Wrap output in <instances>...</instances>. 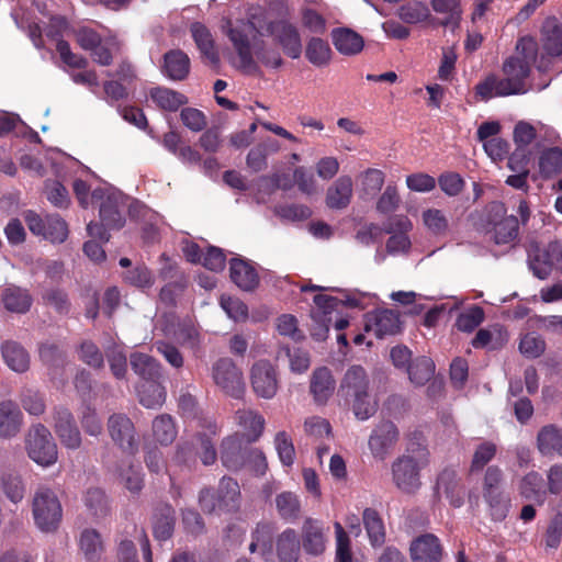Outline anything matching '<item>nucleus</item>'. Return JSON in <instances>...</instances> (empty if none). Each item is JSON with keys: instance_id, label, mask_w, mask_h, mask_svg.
Returning a JSON list of instances; mask_svg holds the SVG:
<instances>
[{"instance_id": "1", "label": "nucleus", "mask_w": 562, "mask_h": 562, "mask_svg": "<svg viewBox=\"0 0 562 562\" xmlns=\"http://www.w3.org/2000/svg\"><path fill=\"white\" fill-rule=\"evenodd\" d=\"M32 514L36 527L43 532L57 530L63 518V507L56 492L40 484L32 498Z\"/></svg>"}, {"instance_id": "2", "label": "nucleus", "mask_w": 562, "mask_h": 562, "mask_svg": "<svg viewBox=\"0 0 562 562\" xmlns=\"http://www.w3.org/2000/svg\"><path fill=\"white\" fill-rule=\"evenodd\" d=\"M239 484L229 476L221 479L216 491L205 487L199 494V505L206 514L234 513L239 508Z\"/></svg>"}, {"instance_id": "3", "label": "nucleus", "mask_w": 562, "mask_h": 562, "mask_svg": "<svg viewBox=\"0 0 562 562\" xmlns=\"http://www.w3.org/2000/svg\"><path fill=\"white\" fill-rule=\"evenodd\" d=\"M505 204L493 201L486 206V233L496 245L513 243L519 232V222L515 215H507Z\"/></svg>"}, {"instance_id": "4", "label": "nucleus", "mask_w": 562, "mask_h": 562, "mask_svg": "<svg viewBox=\"0 0 562 562\" xmlns=\"http://www.w3.org/2000/svg\"><path fill=\"white\" fill-rule=\"evenodd\" d=\"M225 27L226 35L238 55V69L246 75H259L260 67L254 59L249 41L250 34L256 30L255 24L250 21H239L233 25L231 21H227Z\"/></svg>"}, {"instance_id": "5", "label": "nucleus", "mask_w": 562, "mask_h": 562, "mask_svg": "<svg viewBox=\"0 0 562 562\" xmlns=\"http://www.w3.org/2000/svg\"><path fill=\"white\" fill-rule=\"evenodd\" d=\"M25 448L30 459L41 467H49L58 459L57 445L50 431L42 424L34 425L25 439Z\"/></svg>"}, {"instance_id": "6", "label": "nucleus", "mask_w": 562, "mask_h": 562, "mask_svg": "<svg viewBox=\"0 0 562 562\" xmlns=\"http://www.w3.org/2000/svg\"><path fill=\"white\" fill-rule=\"evenodd\" d=\"M522 49V56H510L508 57L502 67V70L506 77L512 79L515 86H517L522 92L527 91L526 80L530 76L531 64L536 61L537 49L536 44L529 40H520L517 44V48Z\"/></svg>"}, {"instance_id": "7", "label": "nucleus", "mask_w": 562, "mask_h": 562, "mask_svg": "<svg viewBox=\"0 0 562 562\" xmlns=\"http://www.w3.org/2000/svg\"><path fill=\"white\" fill-rule=\"evenodd\" d=\"M214 383L227 395L241 398L246 385L241 370L231 358H220L212 367Z\"/></svg>"}, {"instance_id": "8", "label": "nucleus", "mask_w": 562, "mask_h": 562, "mask_svg": "<svg viewBox=\"0 0 562 562\" xmlns=\"http://www.w3.org/2000/svg\"><path fill=\"white\" fill-rule=\"evenodd\" d=\"M25 222L34 235L43 236L52 243H63L68 236L67 223L58 214L42 217L36 212L29 211Z\"/></svg>"}, {"instance_id": "9", "label": "nucleus", "mask_w": 562, "mask_h": 562, "mask_svg": "<svg viewBox=\"0 0 562 562\" xmlns=\"http://www.w3.org/2000/svg\"><path fill=\"white\" fill-rule=\"evenodd\" d=\"M108 431L113 442L128 454L138 451V438L132 419L122 413H114L108 419Z\"/></svg>"}, {"instance_id": "10", "label": "nucleus", "mask_w": 562, "mask_h": 562, "mask_svg": "<svg viewBox=\"0 0 562 562\" xmlns=\"http://www.w3.org/2000/svg\"><path fill=\"white\" fill-rule=\"evenodd\" d=\"M250 384L257 396L272 398L279 389V374L276 366L267 359L256 361L250 368Z\"/></svg>"}, {"instance_id": "11", "label": "nucleus", "mask_w": 562, "mask_h": 562, "mask_svg": "<svg viewBox=\"0 0 562 562\" xmlns=\"http://www.w3.org/2000/svg\"><path fill=\"white\" fill-rule=\"evenodd\" d=\"M364 330L372 331L379 339L394 336L402 330L400 312L390 308H378L364 316Z\"/></svg>"}, {"instance_id": "12", "label": "nucleus", "mask_w": 562, "mask_h": 562, "mask_svg": "<svg viewBox=\"0 0 562 562\" xmlns=\"http://www.w3.org/2000/svg\"><path fill=\"white\" fill-rule=\"evenodd\" d=\"M425 467L418 463L409 454L398 457L392 463L393 482L404 493H414L420 486V469Z\"/></svg>"}, {"instance_id": "13", "label": "nucleus", "mask_w": 562, "mask_h": 562, "mask_svg": "<svg viewBox=\"0 0 562 562\" xmlns=\"http://www.w3.org/2000/svg\"><path fill=\"white\" fill-rule=\"evenodd\" d=\"M251 442L244 435L238 434L224 438L221 445L222 464L229 471H238L245 468Z\"/></svg>"}, {"instance_id": "14", "label": "nucleus", "mask_w": 562, "mask_h": 562, "mask_svg": "<svg viewBox=\"0 0 562 562\" xmlns=\"http://www.w3.org/2000/svg\"><path fill=\"white\" fill-rule=\"evenodd\" d=\"M400 438L396 425L391 420H382L372 430L368 445L372 456L384 460Z\"/></svg>"}, {"instance_id": "15", "label": "nucleus", "mask_w": 562, "mask_h": 562, "mask_svg": "<svg viewBox=\"0 0 562 562\" xmlns=\"http://www.w3.org/2000/svg\"><path fill=\"white\" fill-rule=\"evenodd\" d=\"M266 33L274 37L284 54L290 58L296 59L301 56V36L294 25L285 21H272L268 23Z\"/></svg>"}, {"instance_id": "16", "label": "nucleus", "mask_w": 562, "mask_h": 562, "mask_svg": "<svg viewBox=\"0 0 562 562\" xmlns=\"http://www.w3.org/2000/svg\"><path fill=\"white\" fill-rule=\"evenodd\" d=\"M54 429L66 448L76 450L80 447L81 435L68 408L57 407L54 409Z\"/></svg>"}, {"instance_id": "17", "label": "nucleus", "mask_w": 562, "mask_h": 562, "mask_svg": "<svg viewBox=\"0 0 562 562\" xmlns=\"http://www.w3.org/2000/svg\"><path fill=\"white\" fill-rule=\"evenodd\" d=\"M409 554L412 562H441L443 548L437 536L424 533L411 542Z\"/></svg>"}, {"instance_id": "18", "label": "nucleus", "mask_w": 562, "mask_h": 562, "mask_svg": "<svg viewBox=\"0 0 562 562\" xmlns=\"http://www.w3.org/2000/svg\"><path fill=\"white\" fill-rule=\"evenodd\" d=\"M475 93L482 100L487 101L493 97H507L521 94L524 92L515 86L508 77L505 76V78H499L496 75L491 74L475 86Z\"/></svg>"}, {"instance_id": "19", "label": "nucleus", "mask_w": 562, "mask_h": 562, "mask_svg": "<svg viewBox=\"0 0 562 562\" xmlns=\"http://www.w3.org/2000/svg\"><path fill=\"white\" fill-rule=\"evenodd\" d=\"M0 301L5 311L13 314H26L33 305L31 292L16 284H7L0 292Z\"/></svg>"}, {"instance_id": "20", "label": "nucleus", "mask_w": 562, "mask_h": 562, "mask_svg": "<svg viewBox=\"0 0 562 562\" xmlns=\"http://www.w3.org/2000/svg\"><path fill=\"white\" fill-rule=\"evenodd\" d=\"M302 547L307 554L321 555L326 549V536L321 520L306 518L302 526Z\"/></svg>"}, {"instance_id": "21", "label": "nucleus", "mask_w": 562, "mask_h": 562, "mask_svg": "<svg viewBox=\"0 0 562 562\" xmlns=\"http://www.w3.org/2000/svg\"><path fill=\"white\" fill-rule=\"evenodd\" d=\"M229 277L243 291H254L260 282L259 274L250 261L233 258L229 261Z\"/></svg>"}, {"instance_id": "22", "label": "nucleus", "mask_w": 562, "mask_h": 562, "mask_svg": "<svg viewBox=\"0 0 562 562\" xmlns=\"http://www.w3.org/2000/svg\"><path fill=\"white\" fill-rule=\"evenodd\" d=\"M540 42L543 52L548 56H562V23L555 16H549L543 21Z\"/></svg>"}, {"instance_id": "23", "label": "nucleus", "mask_w": 562, "mask_h": 562, "mask_svg": "<svg viewBox=\"0 0 562 562\" xmlns=\"http://www.w3.org/2000/svg\"><path fill=\"white\" fill-rule=\"evenodd\" d=\"M336 381L327 367H321L313 371L310 381V391L315 403L323 405L334 394Z\"/></svg>"}, {"instance_id": "24", "label": "nucleus", "mask_w": 562, "mask_h": 562, "mask_svg": "<svg viewBox=\"0 0 562 562\" xmlns=\"http://www.w3.org/2000/svg\"><path fill=\"white\" fill-rule=\"evenodd\" d=\"M23 414L11 400L0 402V438L15 437L22 427Z\"/></svg>"}, {"instance_id": "25", "label": "nucleus", "mask_w": 562, "mask_h": 562, "mask_svg": "<svg viewBox=\"0 0 562 562\" xmlns=\"http://www.w3.org/2000/svg\"><path fill=\"white\" fill-rule=\"evenodd\" d=\"M369 390V378L366 370L361 366H351L345 373L340 386L339 394L350 400L353 396L363 395Z\"/></svg>"}, {"instance_id": "26", "label": "nucleus", "mask_w": 562, "mask_h": 562, "mask_svg": "<svg viewBox=\"0 0 562 562\" xmlns=\"http://www.w3.org/2000/svg\"><path fill=\"white\" fill-rule=\"evenodd\" d=\"M190 32L202 57L207 59L211 65L218 66L220 54L215 48V41L209 27L201 22H193L190 25Z\"/></svg>"}, {"instance_id": "27", "label": "nucleus", "mask_w": 562, "mask_h": 562, "mask_svg": "<svg viewBox=\"0 0 562 562\" xmlns=\"http://www.w3.org/2000/svg\"><path fill=\"white\" fill-rule=\"evenodd\" d=\"M189 56L181 49H170L164 55L162 72L173 81H182L190 74Z\"/></svg>"}, {"instance_id": "28", "label": "nucleus", "mask_w": 562, "mask_h": 562, "mask_svg": "<svg viewBox=\"0 0 562 562\" xmlns=\"http://www.w3.org/2000/svg\"><path fill=\"white\" fill-rule=\"evenodd\" d=\"M176 510L170 504H159L153 517V535L158 541L170 539L175 531Z\"/></svg>"}, {"instance_id": "29", "label": "nucleus", "mask_w": 562, "mask_h": 562, "mask_svg": "<svg viewBox=\"0 0 562 562\" xmlns=\"http://www.w3.org/2000/svg\"><path fill=\"white\" fill-rule=\"evenodd\" d=\"M330 36L335 48L342 55H356L364 46L363 37L348 27L334 29Z\"/></svg>"}, {"instance_id": "30", "label": "nucleus", "mask_w": 562, "mask_h": 562, "mask_svg": "<svg viewBox=\"0 0 562 562\" xmlns=\"http://www.w3.org/2000/svg\"><path fill=\"white\" fill-rule=\"evenodd\" d=\"M519 495L526 501H532L542 506L547 499L548 491L543 486V477L537 471H530L519 482Z\"/></svg>"}, {"instance_id": "31", "label": "nucleus", "mask_w": 562, "mask_h": 562, "mask_svg": "<svg viewBox=\"0 0 562 562\" xmlns=\"http://www.w3.org/2000/svg\"><path fill=\"white\" fill-rule=\"evenodd\" d=\"M438 491H443L451 506L459 508L464 503V486L453 470H443L437 479Z\"/></svg>"}, {"instance_id": "32", "label": "nucleus", "mask_w": 562, "mask_h": 562, "mask_svg": "<svg viewBox=\"0 0 562 562\" xmlns=\"http://www.w3.org/2000/svg\"><path fill=\"white\" fill-rule=\"evenodd\" d=\"M132 370L144 382L159 381L161 378V366L151 356L143 352H133L130 357Z\"/></svg>"}, {"instance_id": "33", "label": "nucleus", "mask_w": 562, "mask_h": 562, "mask_svg": "<svg viewBox=\"0 0 562 562\" xmlns=\"http://www.w3.org/2000/svg\"><path fill=\"white\" fill-rule=\"evenodd\" d=\"M430 4L436 13L443 15L442 19H436L435 25L452 30L459 27L462 19L460 0H431Z\"/></svg>"}, {"instance_id": "34", "label": "nucleus", "mask_w": 562, "mask_h": 562, "mask_svg": "<svg viewBox=\"0 0 562 562\" xmlns=\"http://www.w3.org/2000/svg\"><path fill=\"white\" fill-rule=\"evenodd\" d=\"M537 448L544 457H562V428L553 424L541 427L537 435Z\"/></svg>"}, {"instance_id": "35", "label": "nucleus", "mask_w": 562, "mask_h": 562, "mask_svg": "<svg viewBox=\"0 0 562 562\" xmlns=\"http://www.w3.org/2000/svg\"><path fill=\"white\" fill-rule=\"evenodd\" d=\"M352 198V179L339 177L327 190L326 204L329 209L341 210L349 205Z\"/></svg>"}, {"instance_id": "36", "label": "nucleus", "mask_w": 562, "mask_h": 562, "mask_svg": "<svg viewBox=\"0 0 562 562\" xmlns=\"http://www.w3.org/2000/svg\"><path fill=\"white\" fill-rule=\"evenodd\" d=\"M277 555L280 562H297L300 557V541L292 528H286L276 541Z\"/></svg>"}, {"instance_id": "37", "label": "nucleus", "mask_w": 562, "mask_h": 562, "mask_svg": "<svg viewBox=\"0 0 562 562\" xmlns=\"http://www.w3.org/2000/svg\"><path fill=\"white\" fill-rule=\"evenodd\" d=\"M1 353L5 364L13 371L22 373L30 368V357L26 350L15 341H4Z\"/></svg>"}, {"instance_id": "38", "label": "nucleus", "mask_w": 562, "mask_h": 562, "mask_svg": "<svg viewBox=\"0 0 562 562\" xmlns=\"http://www.w3.org/2000/svg\"><path fill=\"white\" fill-rule=\"evenodd\" d=\"M274 525L272 522H258L251 532L249 551L255 553L260 550L262 557H268L273 550Z\"/></svg>"}, {"instance_id": "39", "label": "nucleus", "mask_w": 562, "mask_h": 562, "mask_svg": "<svg viewBox=\"0 0 562 562\" xmlns=\"http://www.w3.org/2000/svg\"><path fill=\"white\" fill-rule=\"evenodd\" d=\"M99 214L101 221L111 229H120L125 224L120 200L114 194H109L102 200Z\"/></svg>"}, {"instance_id": "40", "label": "nucleus", "mask_w": 562, "mask_h": 562, "mask_svg": "<svg viewBox=\"0 0 562 562\" xmlns=\"http://www.w3.org/2000/svg\"><path fill=\"white\" fill-rule=\"evenodd\" d=\"M150 98L159 109L169 112H176L188 103V98L184 94L165 87L153 88Z\"/></svg>"}, {"instance_id": "41", "label": "nucleus", "mask_w": 562, "mask_h": 562, "mask_svg": "<svg viewBox=\"0 0 562 562\" xmlns=\"http://www.w3.org/2000/svg\"><path fill=\"white\" fill-rule=\"evenodd\" d=\"M139 403L146 408H159L166 401V391L159 381L143 382L137 386Z\"/></svg>"}, {"instance_id": "42", "label": "nucleus", "mask_w": 562, "mask_h": 562, "mask_svg": "<svg viewBox=\"0 0 562 562\" xmlns=\"http://www.w3.org/2000/svg\"><path fill=\"white\" fill-rule=\"evenodd\" d=\"M362 520L372 547H381L385 542V527L378 510L366 508Z\"/></svg>"}, {"instance_id": "43", "label": "nucleus", "mask_w": 562, "mask_h": 562, "mask_svg": "<svg viewBox=\"0 0 562 562\" xmlns=\"http://www.w3.org/2000/svg\"><path fill=\"white\" fill-rule=\"evenodd\" d=\"M483 498L487 504L492 520L503 521L506 519L512 506V501L503 490L483 493Z\"/></svg>"}, {"instance_id": "44", "label": "nucleus", "mask_w": 562, "mask_h": 562, "mask_svg": "<svg viewBox=\"0 0 562 562\" xmlns=\"http://www.w3.org/2000/svg\"><path fill=\"white\" fill-rule=\"evenodd\" d=\"M539 171L543 179H550L562 171V148L549 147L539 156Z\"/></svg>"}, {"instance_id": "45", "label": "nucleus", "mask_w": 562, "mask_h": 562, "mask_svg": "<svg viewBox=\"0 0 562 562\" xmlns=\"http://www.w3.org/2000/svg\"><path fill=\"white\" fill-rule=\"evenodd\" d=\"M238 425L248 431V441H256L261 436L265 428V418L259 413L251 409H238L236 412Z\"/></svg>"}, {"instance_id": "46", "label": "nucleus", "mask_w": 562, "mask_h": 562, "mask_svg": "<svg viewBox=\"0 0 562 562\" xmlns=\"http://www.w3.org/2000/svg\"><path fill=\"white\" fill-rule=\"evenodd\" d=\"M79 547L89 562H98L103 553V543L95 529H85L81 532Z\"/></svg>"}, {"instance_id": "47", "label": "nucleus", "mask_w": 562, "mask_h": 562, "mask_svg": "<svg viewBox=\"0 0 562 562\" xmlns=\"http://www.w3.org/2000/svg\"><path fill=\"white\" fill-rule=\"evenodd\" d=\"M276 507L279 516L286 521H295L301 515V502L293 492H282L276 496Z\"/></svg>"}, {"instance_id": "48", "label": "nucleus", "mask_w": 562, "mask_h": 562, "mask_svg": "<svg viewBox=\"0 0 562 562\" xmlns=\"http://www.w3.org/2000/svg\"><path fill=\"white\" fill-rule=\"evenodd\" d=\"M406 370L411 382L420 386L432 378L435 363L429 357L422 356L412 361Z\"/></svg>"}, {"instance_id": "49", "label": "nucleus", "mask_w": 562, "mask_h": 562, "mask_svg": "<svg viewBox=\"0 0 562 562\" xmlns=\"http://www.w3.org/2000/svg\"><path fill=\"white\" fill-rule=\"evenodd\" d=\"M305 57L316 67L327 66L331 59V49L329 44L319 37H312L307 42Z\"/></svg>"}, {"instance_id": "50", "label": "nucleus", "mask_w": 562, "mask_h": 562, "mask_svg": "<svg viewBox=\"0 0 562 562\" xmlns=\"http://www.w3.org/2000/svg\"><path fill=\"white\" fill-rule=\"evenodd\" d=\"M153 436L160 445H169L177 437V429L172 417L168 414L157 416L153 420Z\"/></svg>"}, {"instance_id": "51", "label": "nucleus", "mask_w": 562, "mask_h": 562, "mask_svg": "<svg viewBox=\"0 0 562 562\" xmlns=\"http://www.w3.org/2000/svg\"><path fill=\"white\" fill-rule=\"evenodd\" d=\"M85 505L95 518H103L109 514V501L100 488H89L85 495Z\"/></svg>"}, {"instance_id": "52", "label": "nucleus", "mask_w": 562, "mask_h": 562, "mask_svg": "<svg viewBox=\"0 0 562 562\" xmlns=\"http://www.w3.org/2000/svg\"><path fill=\"white\" fill-rule=\"evenodd\" d=\"M497 447L492 441H484L480 443L474 453L470 465V472L475 473L482 471L488 462L496 456Z\"/></svg>"}, {"instance_id": "53", "label": "nucleus", "mask_w": 562, "mask_h": 562, "mask_svg": "<svg viewBox=\"0 0 562 562\" xmlns=\"http://www.w3.org/2000/svg\"><path fill=\"white\" fill-rule=\"evenodd\" d=\"M401 16L407 23L429 22L435 25L436 21V18L430 14L428 7L422 2H414L403 7Z\"/></svg>"}, {"instance_id": "54", "label": "nucleus", "mask_w": 562, "mask_h": 562, "mask_svg": "<svg viewBox=\"0 0 562 562\" xmlns=\"http://www.w3.org/2000/svg\"><path fill=\"white\" fill-rule=\"evenodd\" d=\"M274 446L281 463L284 467H292L295 460V449L291 436L286 431L277 432Z\"/></svg>"}, {"instance_id": "55", "label": "nucleus", "mask_w": 562, "mask_h": 562, "mask_svg": "<svg viewBox=\"0 0 562 562\" xmlns=\"http://www.w3.org/2000/svg\"><path fill=\"white\" fill-rule=\"evenodd\" d=\"M1 483L4 494L11 502L19 503L22 501L25 487L19 474L10 472L2 473Z\"/></svg>"}, {"instance_id": "56", "label": "nucleus", "mask_w": 562, "mask_h": 562, "mask_svg": "<svg viewBox=\"0 0 562 562\" xmlns=\"http://www.w3.org/2000/svg\"><path fill=\"white\" fill-rule=\"evenodd\" d=\"M43 301L45 304L52 306L59 315H67L71 310V302L67 292L59 288L47 290L43 294Z\"/></svg>"}, {"instance_id": "57", "label": "nucleus", "mask_w": 562, "mask_h": 562, "mask_svg": "<svg viewBox=\"0 0 562 562\" xmlns=\"http://www.w3.org/2000/svg\"><path fill=\"white\" fill-rule=\"evenodd\" d=\"M334 528L336 533V562H353L351 542L348 533L338 521L334 524Z\"/></svg>"}, {"instance_id": "58", "label": "nucleus", "mask_w": 562, "mask_h": 562, "mask_svg": "<svg viewBox=\"0 0 562 562\" xmlns=\"http://www.w3.org/2000/svg\"><path fill=\"white\" fill-rule=\"evenodd\" d=\"M519 350L525 357L535 359L544 352L546 341L536 333H528L521 337L519 342Z\"/></svg>"}, {"instance_id": "59", "label": "nucleus", "mask_w": 562, "mask_h": 562, "mask_svg": "<svg viewBox=\"0 0 562 562\" xmlns=\"http://www.w3.org/2000/svg\"><path fill=\"white\" fill-rule=\"evenodd\" d=\"M484 321V311L480 306H472L461 313L457 321L456 327L460 331L471 333Z\"/></svg>"}, {"instance_id": "60", "label": "nucleus", "mask_w": 562, "mask_h": 562, "mask_svg": "<svg viewBox=\"0 0 562 562\" xmlns=\"http://www.w3.org/2000/svg\"><path fill=\"white\" fill-rule=\"evenodd\" d=\"M123 279L127 284L136 288H150L154 284L153 273L145 265L127 270Z\"/></svg>"}, {"instance_id": "61", "label": "nucleus", "mask_w": 562, "mask_h": 562, "mask_svg": "<svg viewBox=\"0 0 562 562\" xmlns=\"http://www.w3.org/2000/svg\"><path fill=\"white\" fill-rule=\"evenodd\" d=\"M221 307L227 316L235 322L245 321L248 317V307L239 299L229 295H222L220 299Z\"/></svg>"}, {"instance_id": "62", "label": "nucleus", "mask_w": 562, "mask_h": 562, "mask_svg": "<svg viewBox=\"0 0 562 562\" xmlns=\"http://www.w3.org/2000/svg\"><path fill=\"white\" fill-rule=\"evenodd\" d=\"M352 398V411L356 417L360 420H366L373 416L378 409L376 401L372 400L369 392H364L363 395L353 396Z\"/></svg>"}, {"instance_id": "63", "label": "nucleus", "mask_w": 562, "mask_h": 562, "mask_svg": "<svg viewBox=\"0 0 562 562\" xmlns=\"http://www.w3.org/2000/svg\"><path fill=\"white\" fill-rule=\"evenodd\" d=\"M79 358L91 368L103 367L104 359L100 348L91 340H85L79 347Z\"/></svg>"}, {"instance_id": "64", "label": "nucleus", "mask_w": 562, "mask_h": 562, "mask_svg": "<svg viewBox=\"0 0 562 562\" xmlns=\"http://www.w3.org/2000/svg\"><path fill=\"white\" fill-rule=\"evenodd\" d=\"M182 526L187 533L198 537L205 532V524L202 516L192 508H186L181 512Z\"/></svg>"}]
</instances>
